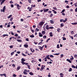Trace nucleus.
<instances>
[{
  "instance_id": "obj_1",
  "label": "nucleus",
  "mask_w": 77,
  "mask_h": 77,
  "mask_svg": "<svg viewBox=\"0 0 77 77\" xmlns=\"http://www.w3.org/2000/svg\"><path fill=\"white\" fill-rule=\"evenodd\" d=\"M67 18H66L65 20H63V19H60V22H63V23H65L66 21H67Z\"/></svg>"
},
{
  "instance_id": "obj_2",
  "label": "nucleus",
  "mask_w": 77,
  "mask_h": 77,
  "mask_svg": "<svg viewBox=\"0 0 77 77\" xmlns=\"http://www.w3.org/2000/svg\"><path fill=\"white\" fill-rule=\"evenodd\" d=\"M45 23V22L43 21H42L40 22L39 24V26H40L41 27H42V26H43V25Z\"/></svg>"
},
{
  "instance_id": "obj_3",
  "label": "nucleus",
  "mask_w": 77,
  "mask_h": 77,
  "mask_svg": "<svg viewBox=\"0 0 77 77\" xmlns=\"http://www.w3.org/2000/svg\"><path fill=\"white\" fill-rule=\"evenodd\" d=\"M5 9H6V6H5L3 8V10L1 9V11L2 12H5Z\"/></svg>"
},
{
  "instance_id": "obj_4",
  "label": "nucleus",
  "mask_w": 77,
  "mask_h": 77,
  "mask_svg": "<svg viewBox=\"0 0 77 77\" xmlns=\"http://www.w3.org/2000/svg\"><path fill=\"white\" fill-rule=\"evenodd\" d=\"M49 11V9H45L43 8V12H47Z\"/></svg>"
},
{
  "instance_id": "obj_5",
  "label": "nucleus",
  "mask_w": 77,
  "mask_h": 77,
  "mask_svg": "<svg viewBox=\"0 0 77 77\" xmlns=\"http://www.w3.org/2000/svg\"><path fill=\"white\" fill-rule=\"evenodd\" d=\"M6 0H0V2H1L0 5H3V3H4V2H5Z\"/></svg>"
},
{
  "instance_id": "obj_6",
  "label": "nucleus",
  "mask_w": 77,
  "mask_h": 77,
  "mask_svg": "<svg viewBox=\"0 0 77 77\" xmlns=\"http://www.w3.org/2000/svg\"><path fill=\"white\" fill-rule=\"evenodd\" d=\"M21 63L22 64V65H29V63H25L24 62L21 61Z\"/></svg>"
},
{
  "instance_id": "obj_7",
  "label": "nucleus",
  "mask_w": 77,
  "mask_h": 77,
  "mask_svg": "<svg viewBox=\"0 0 77 77\" xmlns=\"http://www.w3.org/2000/svg\"><path fill=\"white\" fill-rule=\"evenodd\" d=\"M16 6L17 7V8L18 9V10H19V9H20V8H21V6H20V5L18 4H17L16 5Z\"/></svg>"
},
{
  "instance_id": "obj_8",
  "label": "nucleus",
  "mask_w": 77,
  "mask_h": 77,
  "mask_svg": "<svg viewBox=\"0 0 77 77\" xmlns=\"http://www.w3.org/2000/svg\"><path fill=\"white\" fill-rule=\"evenodd\" d=\"M40 50H41L42 51V49H43V46H42L41 47V46H38Z\"/></svg>"
},
{
  "instance_id": "obj_9",
  "label": "nucleus",
  "mask_w": 77,
  "mask_h": 77,
  "mask_svg": "<svg viewBox=\"0 0 77 77\" xmlns=\"http://www.w3.org/2000/svg\"><path fill=\"white\" fill-rule=\"evenodd\" d=\"M30 50L32 53H34V52H35V50L33 49H33L32 48H30Z\"/></svg>"
},
{
  "instance_id": "obj_10",
  "label": "nucleus",
  "mask_w": 77,
  "mask_h": 77,
  "mask_svg": "<svg viewBox=\"0 0 77 77\" xmlns=\"http://www.w3.org/2000/svg\"><path fill=\"white\" fill-rule=\"evenodd\" d=\"M49 26L48 25H47L46 27V30H49Z\"/></svg>"
},
{
  "instance_id": "obj_11",
  "label": "nucleus",
  "mask_w": 77,
  "mask_h": 77,
  "mask_svg": "<svg viewBox=\"0 0 77 77\" xmlns=\"http://www.w3.org/2000/svg\"><path fill=\"white\" fill-rule=\"evenodd\" d=\"M39 36H40V37H42V36H43V35H42V33L41 32H39Z\"/></svg>"
},
{
  "instance_id": "obj_12",
  "label": "nucleus",
  "mask_w": 77,
  "mask_h": 77,
  "mask_svg": "<svg viewBox=\"0 0 77 77\" xmlns=\"http://www.w3.org/2000/svg\"><path fill=\"white\" fill-rule=\"evenodd\" d=\"M60 77H63V73H60Z\"/></svg>"
},
{
  "instance_id": "obj_13",
  "label": "nucleus",
  "mask_w": 77,
  "mask_h": 77,
  "mask_svg": "<svg viewBox=\"0 0 77 77\" xmlns=\"http://www.w3.org/2000/svg\"><path fill=\"white\" fill-rule=\"evenodd\" d=\"M17 41L19 42H22V40H19L17 39Z\"/></svg>"
},
{
  "instance_id": "obj_14",
  "label": "nucleus",
  "mask_w": 77,
  "mask_h": 77,
  "mask_svg": "<svg viewBox=\"0 0 77 77\" xmlns=\"http://www.w3.org/2000/svg\"><path fill=\"white\" fill-rule=\"evenodd\" d=\"M66 60L68 62H69V63H72V62H71V60H69V59H67Z\"/></svg>"
},
{
  "instance_id": "obj_15",
  "label": "nucleus",
  "mask_w": 77,
  "mask_h": 77,
  "mask_svg": "<svg viewBox=\"0 0 77 77\" xmlns=\"http://www.w3.org/2000/svg\"><path fill=\"white\" fill-rule=\"evenodd\" d=\"M24 47L25 48H27L29 47V45L26 44L25 45H24Z\"/></svg>"
},
{
  "instance_id": "obj_16",
  "label": "nucleus",
  "mask_w": 77,
  "mask_h": 77,
  "mask_svg": "<svg viewBox=\"0 0 77 77\" xmlns=\"http://www.w3.org/2000/svg\"><path fill=\"white\" fill-rule=\"evenodd\" d=\"M21 68V66H18L17 68V70H19Z\"/></svg>"
},
{
  "instance_id": "obj_17",
  "label": "nucleus",
  "mask_w": 77,
  "mask_h": 77,
  "mask_svg": "<svg viewBox=\"0 0 77 77\" xmlns=\"http://www.w3.org/2000/svg\"><path fill=\"white\" fill-rule=\"evenodd\" d=\"M52 12H54V14H57V12H56V11L55 10H52Z\"/></svg>"
},
{
  "instance_id": "obj_18",
  "label": "nucleus",
  "mask_w": 77,
  "mask_h": 77,
  "mask_svg": "<svg viewBox=\"0 0 77 77\" xmlns=\"http://www.w3.org/2000/svg\"><path fill=\"white\" fill-rule=\"evenodd\" d=\"M29 74L31 75H33V73L32 72H29Z\"/></svg>"
},
{
  "instance_id": "obj_19",
  "label": "nucleus",
  "mask_w": 77,
  "mask_h": 77,
  "mask_svg": "<svg viewBox=\"0 0 77 77\" xmlns=\"http://www.w3.org/2000/svg\"><path fill=\"white\" fill-rule=\"evenodd\" d=\"M2 36L3 37H5V36H8V34H4Z\"/></svg>"
},
{
  "instance_id": "obj_20",
  "label": "nucleus",
  "mask_w": 77,
  "mask_h": 77,
  "mask_svg": "<svg viewBox=\"0 0 77 77\" xmlns=\"http://www.w3.org/2000/svg\"><path fill=\"white\" fill-rule=\"evenodd\" d=\"M21 60L22 62H24L25 61H26V60L24 59V58H22Z\"/></svg>"
},
{
  "instance_id": "obj_21",
  "label": "nucleus",
  "mask_w": 77,
  "mask_h": 77,
  "mask_svg": "<svg viewBox=\"0 0 77 77\" xmlns=\"http://www.w3.org/2000/svg\"><path fill=\"white\" fill-rule=\"evenodd\" d=\"M57 30V31L59 33V32H60V28H58Z\"/></svg>"
},
{
  "instance_id": "obj_22",
  "label": "nucleus",
  "mask_w": 77,
  "mask_h": 77,
  "mask_svg": "<svg viewBox=\"0 0 77 77\" xmlns=\"http://www.w3.org/2000/svg\"><path fill=\"white\" fill-rule=\"evenodd\" d=\"M42 35H45V31H43L42 32Z\"/></svg>"
},
{
  "instance_id": "obj_23",
  "label": "nucleus",
  "mask_w": 77,
  "mask_h": 77,
  "mask_svg": "<svg viewBox=\"0 0 77 77\" xmlns=\"http://www.w3.org/2000/svg\"><path fill=\"white\" fill-rule=\"evenodd\" d=\"M71 24L72 25H76L77 24V23H72Z\"/></svg>"
},
{
  "instance_id": "obj_24",
  "label": "nucleus",
  "mask_w": 77,
  "mask_h": 77,
  "mask_svg": "<svg viewBox=\"0 0 77 77\" xmlns=\"http://www.w3.org/2000/svg\"><path fill=\"white\" fill-rule=\"evenodd\" d=\"M50 21L51 22V24H54V21H53V20H50Z\"/></svg>"
},
{
  "instance_id": "obj_25",
  "label": "nucleus",
  "mask_w": 77,
  "mask_h": 77,
  "mask_svg": "<svg viewBox=\"0 0 77 77\" xmlns=\"http://www.w3.org/2000/svg\"><path fill=\"white\" fill-rule=\"evenodd\" d=\"M30 29L31 30L32 33H34V30H33V29H32V27H31Z\"/></svg>"
},
{
  "instance_id": "obj_26",
  "label": "nucleus",
  "mask_w": 77,
  "mask_h": 77,
  "mask_svg": "<svg viewBox=\"0 0 77 77\" xmlns=\"http://www.w3.org/2000/svg\"><path fill=\"white\" fill-rule=\"evenodd\" d=\"M65 11V9H64L62 11H61V14H62V13H63Z\"/></svg>"
},
{
  "instance_id": "obj_27",
  "label": "nucleus",
  "mask_w": 77,
  "mask_h": 77,
  "mask_svg": "<svg viewBox=\"0 0 77 77\" xmlns=\"http://www.w3.org/2000/svg\"><path fill=\"white\" fill-rule=\"evenodd\" d=\"M50 36L52 37L53 36V33L52 32H51L50 34Z\"/></svg>"
},
{
  "instance_id": "obj_28",
  "label": "nucleus",
  "mask_w": 77,
  "mask_h": 77,
  "mask_svg": "<svg viewBox=\"0 0 77 77\" xmlns=\"http://www.w3.org/2000/svg\"><path fill=\"white\" fill-rule=\"evenodd\" d=\"M64 26V25L63 23H62L61 24L60 26V27H63Z\"/></svg>"
},
{
  "instance_id": "obj_29",
  "label": "nucleus",
  "mask_w": 77,
  "mask_h": 77,
  "mask_svg": "<svg viewBox=\"0 0 77 77\" xmlns=\"http://www.w3.org/2000/svg\"><path fill=\"white\" fill-rule=\"evenodd\" d=\"M30 37H31V38H34V37H35V36H34L33 34L32 35H31L30 36Z\"/></svg>"
},
{
  "instance_id": "obj_30",
  "label": "nucleus",
  "mask_w": 77,
  "mask_h": 77,
  "mask_svg": "<svg viewBox=\"0 0 77 77\" xmlns=\"http://www.w3.org/2000/svg\"><path fill=\"white\" fill-rule=\"evenodd\" d=\"M28 65L29 64L27 65V66H28V69H30V66H31L29 65Z\"/></svg>"
},
{
  "instance_id": "obj_31",
  "label": "nucleus",
  "mask_w": 77,
  "mask_h": 77,
  "mask_svg": "<svg viewBox=\"0 0 77 77\" xmlns=\"http://www.w3.org/2000/svg\"><path fill=\"white\" fill-rule=\"evenodd\" d=\"M53 9H54V10H56V11L57 10V8H56V7H54L53 8Z\"/></svg>"
},
{
  "instance_id": "obj_32",
  "label": "nucleus",
  "mask_w": 77,
  "mask_h": 77,
  "mask_svg": "<svg viewBox=\"0 0 77 77\" xmlns=\"http://www.w3.org/2000/svg\"><path fill=\"white\" fill-rule=\"evenodd\" d=\"M71 33L72 35H73L74 33V31H71Z\"/></svg>"
},
{
  "instance_id": "obj_33",
  "label": "nucleus",
  "mask_w": 77,
  "mask_h": 77,
  "mask_svg": "<svg viewBox=\"0 0 77 77\" xmlns=\"http://www.w3.org/2000/svg\"><path fill=\"white\" fill-rule=\"evenodd\" d=\"M32 9H33V8H32V7H31L29 10V12H30L31 11H32Z\"/></svg>"
},
{
  "instance_id": "obj_34",
  "label": "nucleus",
  "mask_w": 77,
  "mask_h": 77,
  "mask_svg": "<svg viewBox=\"0 0 77 77\" xmlns=\"http://www.w3.org/2000/svg\"><path fill=\"white\" fill-rule=\"evenodd\" d=\"M23 73L25 75H27V73L26 72H23Z\"/></svg>"
},
{
  "instance_id": "obj_35",
  "label": "nucleus",
  "mask_w": 77,
  "mask_h": 77,
  "mask_svg": "<svg viewBox=\"0 0 77 77\" xmlns=\"http://www.w3.org/2000/svg\"><path fill=\"white\" fill-rule=\"evenodd\" d=\"M53 16V14L51 13V15H50V18H52V17Z\"/></svg>"
},
{
  "instance_id": "obj_36",
  "label": "nucleus",
  "mask_w": 77,
  "mask_h": 77,
  "mask_svg": "<svg viewBox=\"0 0 77 77\" xmlns=\"http://www.w3.org/2000/svg\"><path fill=\"white\" fill-rule=\"evenodd\" d=\"M12 16V15H10L8 17V18L9 19L10 18H11V17Z\"/></svg>"
},
{
  "instance_id": "obj_37",
  "label": "nucleus",
  "mask_w": 77,
  "mask_h": 77,
  "mask_svg": "<svg viewBox=\"0 0 77 77\" xmlns=\"http://www.w3.org/2000/svg\"><path fill=\"white\" fill-rule=\"evenodd\" d=\"M50 57H51L52 58H53L54 57V56H53L52 55H50Z\"/></svg>"
},
{
  "instance_id": "obj_38",
  "label": "nucleus",
  "mask_w": 77,
  "mask_h": 77,
  "mask_svg": "<svg viewBox=\"0 0 77 77\" xmlns=\"http://www.w3.org/2000/svg\"><path fill=\"white\" fill-rule=\"evenodd\" d=\"M60 53H58V54H54V55H57V56H58L59 55Z\"/></svg>"
},
{
  "instance_id": "obj_39",
  "label": "nucleus",
  "mask_w": 77,
  "mask_h": 77,
  "mask_svg": "<svg viewBox=\"0 0 77 77\" xmlns=\"http://www.w3.org/2000/svg\"><path fill=\"white\" fill-rule=\"evenodd\" d=\"M63 38V40H66V38H65V37H62Z\"/></svg>"
},
{
  "instance_id": "obj_40",
  "label": "nucleus",
  "mask_w": 77,
  "mask_h": 77,
  "mask_svg": "<svg viewBox=\"0 0 77 77\" xmlns=\"http://www.w3.org/2000/svg\"><path fill=\"white\" fill-rule=\"evenodd\" d=\"M49 29H54V27H50L49 28Z\"/></svg>"
},
{
  "instance_id": "obj_41",
  "label": "nucleus",
  "mask_w": 77,
  "mask_h": 77,
  "mask_svg": "<svg viewBox=\"0 0 77 77\" xmlns=\"http://www.w3.org/2000/svg\"><path fill=\"white\" fill-rule=\"evenodd\" d=\"M47 38V36L46 35H45L43 36V38L44 39H45Z\"/></svg>"
},
{
  "instance_id": "obj_42",
  "label": "nucleus",
  "mask_w": 77,
  "mask_h": 77,
  "mask_svg": "<svg viewBox=\"0 0 77 77\" xmlns=\"http://www.w3.org/2000/svg\"><path fill=\"white\" fill-rule=\"evenodd\" d=\"M72 67L73 68H75V66H74V65H72Z\"/></svg>"
},
{
  "instance_id": "obj_43",
  "label": "nucleus",
  "mask_w": 77,
  "mask_h": 77,
  "mask_svg": "<svg viewBox=\"0 0 77 77\" xmlns=\"http://www.w3.org/2000/svg\"><path fill=\"white\" fill-rule=\"evenodd\" d=\"M60 48V47H59V45L58 44L57 45V48Z\"/></svg>"
},
{
  "instance_id": "obj_44",
  "label": "nucleus",
  "mask_w": 77,
  "mask_h": 77,
  "mask_svg": "<svg viewBox=\"0 0 77 77\" xmlns=\"http://www.w3.org/2000/svg\"><path fill=\"white\" fill-rule=\"evenodd\" d=\"M72 68H69V72H70V71H72Z\"/></svg>"
},
{
  "instance_id": "obj_45",
  "label": "nucleus",
  "mask_w": 77,
  "mask_h": 77,
  "mask_svg": "<svg viewBox=\"0 0 77 77\" xmlns=\"http://www.w3.org/2000/svg\"><path fill=\"white\" fill-rule=\"evenodd\" d=\"M32 0H28V2H29V3H32Z\"/></svg>"
},
{
  "instance_id": "obj_46",
  "label": "nucleus",
  "mask_w": 77,
  "mask_h": 77,
  "mask_svg": "<svg viewBox=\"0 0 77 77\" xmlns=\"http://www.w3.org/2000/svg\"><path fill=\"white\" fill-rule=\"evenodd\" d=\"M13 17H11L10 20V21H12L13 20Z\"/></svg>"
},
{
  "instance_id": "obj_47",
  "label": "nucleus",
  "mask_w": 77,
  "mask_h": 77,
  "mask_svg": "<svg viewBox=\"0 0 77 77\" xmlns=\"http://www.w3.org/2000/svg\"><path fill=\"white\" fill-rule=\"evenodd\" d=\"M63 57V54H61L60 55L61 58H62V57Z\"/></svg>"
},
{
  "instance_id": "obj_48",
  "label": "nucleus",
  "mask_w": 77,
  "mask_h": 77,
  "mask_svg": "<svg viewBox=\"0 0 77 77\" xmlns=\"http://www.w3.org/2000/svg\"><path fill=\"white\" fill-rule=\"evenodd\" d=\"M14 54V52H13L11 53V56H12Z\"/></svg>"
},
{
  "instance_id": "obj_49",
  "label": "nucleus",
  "mask_w": 77,
  "mask_h": 77,
  "mask_svg": "<svg viewBox=\"0 0 77 77\" xmlns=\"http://www.w3.org/2000/svg\"><path fill=\"white\" fill-rule=\"evenodd\" d=\"M22 54L23 56H26V55H25V54H24L23 53H22Z\"/></svg>"
},
{
  "instance_id": "obj_50",
  "label": "nucleus",
  "mask_w": 77,
  "mask_h": 77,
  "mask_svg": "<svg viewBox=\"0 0 77 77\" xmlns=\"http://www.w3.org/2000/svg\"><path fill=\"white\" fill-rule=\"evenodd\" d=\"M43 69H44V68L41 67V68L40 69V71H42V70H43Z\"/></svg>"
},
{
  "instance_id": "obj_51",
  "label": "nucleus",
  "mask_w": 77,
  "mask_h": 77,
  "mask_svg": "<svg viewBox=\"0 0 77 77\" xmlns=\"http://www.w3.org/2000/svg\"><path fill=\"white\" fill-rule=\"evenodd\" d=\"M49 40H50V38H49L48 39V40H46V42H48V41H49Z\"/></svg>"
},
{
  "instance_id": "obj_52",
  "label": "nucleus",
  "mask_w": 77,
  "mask_h": 77,
  "mask_svg": "<svg viewBox=\"0 0 77 77\" xmlns=\"http://www.w3.org/2000/svg\"><path fill=\"white\" fill-rule=\"evenodd\" d=\"M42 44V42H40L38 44V45H41V44Z\"/></svg>"
},
{
  "instance_id": "obj_53",
  "label": "nucleus",
  "mask_w": 77,
  "mask_h": 77,
  "mask_svg": "<svg viewBox=\"0 0 77 77\" xmlns=\"http://www.w3.org/2000/svg\"><path fill=\"white\" fill-rule=\"evenodd\" d=\"M74 37H76V38H77V34H75V35L74 36Z\"/></svg>"
},
{
  "instance_id": "obj_54",
  "label": "nucleus",
  "mask_w": 77,
  "mask_h": 77,
  "mask_svg": "<svg viewBox=\"0 0 77 77\" xmlns=\"http://www.w3.org/2000/svg\"><path fill=\"white\" fill-rule=\"evenodd\" d=\"M70 60H74V58L72 57V58H70Z\"/></svg>"
},
{
  "instance_id": "obj_55",
  "label": "nucleus",
  "mask_w": 77,
  "mask_h": 77,
  "mask_svg": "<svg viewBox=\"0 0 77 77\" xmlns=\"http://www.w3.org/2000/svg\"><path fill=\"white\" fill-rule=\"evenodd\" d=\"M31 62L32 63H34V62H35V60H32Z\"/></svg>"
},
{
  "instance_id": "obj_56",
  "label": "nucleus",
  "mask_w": 77,
  "mask_h": 77,
  "mask_svg": "<svg viewBox=\"0 0 77 77\" xmlns=\"http://www.w3.org/2000/svg\"><path fill=\"white\" fill-rule=\"evenodd\" d=\"M18 36V34L16 33L15 35H14V36H16V37H17Z\"/></svg>"
},
{
  "instance_id": "obj_57",
  "label": "nucleus",
  "mask_w": 77,
  "mask_h": 77,
  "mask_svg": "<svg viewBox=\"0 0 77 77\" xmlns=\"http://www.w3.org/2000/svg\"><path fill=\"white\" fill-rule=\"evenodd\" d=\"M26 41H29V40L28 38H26Z\"/></svg>"
},
{
  "instance_id": "obj_58",
  "label": "nucleus",
  "mask_w": 77,
  "mask_h": 77,
  "mask_svg": "<svg viewBox=\"0 0 77 77\" xmlns=\"http://www.w3.org/2000/svg\"><path fill=\"white\" fill-rule=\"evenodd\" d=\"M73 5H75V7H77V4H76V3L74 4Z\"/></svg>"
},
{
  "instance_id": "obj_59",
  "label": "nucleus",
  "mask_w": 77,
  "mask_h": 77,
  "mask_svg": "<svg viewBox=\"0 0 77 77\" xmlns=\"http://www.w3.org/2000/svg\"><path fill=\"white\" fill-rule=\"evenodd\" d=\"M11 8H14V5L13 4H11Z\"/></svg>"
},
{
  "instance_id": "obj_60",
  "label": "nucleus",
  "mask_w": 77,
  "mask_h": 77,
  "mask_svg": "<svg viewBox=\"0 0 77 77\" xmlns=\"http://www.w3.org/2000/svg\"><path fill=\"white\" fill-rule=\"evenodd\" d=\"M10 3L11 4H12L13 3H14V2H13L12 1H11L10 2Z\"/></svg>"
},
{
  "instance_id": "obj_61",
  "label": "nucleus",
  "mask_w": 77,
  "mask_h": 77,
  "mask_svg": "<svg viewBox=\"0 0 77 77\" xmlns=\"http://www.w3.org/2000/svg\"><path fill=\"white\" fill-rule=\"evenodd\" d=\"M75 58H77V55H75L74 56Z\"/></svg>"
},
{
  "instance_id": "obj_62",
  "label": "nucleus",
  "mask_w": 77,
  "mask_h": 77,
  "mask_svg": "<svg viewBox=\"0 0 77 77\" xmlns=\"http://www.w3.org/2000/svg\"><path fill=\"white\" fill-rule=\"evenodd\" d=\"M11 34L12 35H14V33L12 32H11Z\"/></svg>"
},
{
  "instance_id": "obj_63",
  "label": "nucleus",
  "mask_w": 77,
  "mask_h": 77,
  "mask_svg": "<svg viewBox=\"0 0 77 77\" xmlns=\"http://www.w3.org/2000/svg\"><path fill=\"white\" fill-rule=\"evenodd\" d=\"M13 77H17V75H15V74H13Z\"/></svg>"
},
{
  "instance_id": "obj_64",
  "label": "nucleus",
  "mask_w": 77,
  "mask_h": 77,
  "mask_svg": "<svg viewBox=\"0 0 77 77\" xmlns=\"http://www.w3.org/2000/svg\"><path fill=\"white\" fill-rule=\"evenodd\" d=\"M75 11L76 12H77V7L76 8V9H75Z\"/></svg>"
}]
</instances>
